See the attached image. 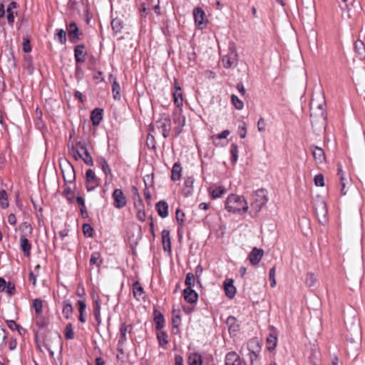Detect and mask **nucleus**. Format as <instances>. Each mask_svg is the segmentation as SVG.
Instances as JSON below:
<instances>
[{
    "mask_svg": "<svg viewBox=\"0 0 365 365\" xmlns=\"http://www.w3.org/2000/svg\"><path fill=\"white\" fill-rule=\"evenodd\" d=\"M174 122L175 124H177V125L183 127L185 124V118L183 115L179 113L175 116Z\"/></svg>",
    "mask_w": 365,
    "mask_h": 365,
    "instance_id": "864d4df0",
    "label": "nucleus"
},
{
    "mask_svg": "<svg viewBox=\"0 0 365 365\" xmlns=\"http://www.w3.org/2000/svg\"><path fill=\"white\" fill-rule=\"evenodd\" d=\"M225 207L228 212L233 213L246 212L248 210V205L244 197L235 195H230L227 198Z\"/></svg>",
    "mask_w": 365,
    "mask_h": 365,
    "instance_id": "7ed1b4c3",
    "label": "nucleus"
},
{
    "mask_svg": "<svg viewBox=\"0 0 365 365\" xmlns=\"http://www.w3.org/2000/svg\"><path fill=\"white\" fill-rule=\"evenodd\" d=\"M156 209L161 217H166L168 215V205L165 201H160L156 204Z\"/></svg>",
    "mask_w": 365,
    "mask_h": 365,
    "instance_id": "b1692460",
    "label": "nucleus"
},
{
    "mask_svg": "<svg viewBox=\"0 0 365 365\" xmlns=\"http://www.w3.org/2000/svg\"><path fill=\"white\" fill-rule=\"evenodd\" d=\"M184 298L188 303H195L197 300L198 294L192 288H186L183 291Z\"/></svg>",
    "mask_w": 365,
    "mask_h": 365,
    "instance_id": "f3484780",
    "label": "nucleus"
},
{
    "mask_svg": "<svg viewBox=\"0 0 365 365\" xmlns=\"http://www.w3.org/2000/svg\"><path fill=\"white\" fill-rule=\"evenodd\" d=\"M5 288L6 289V291L9 294H10V295L13 294L14 291L15 289V287L13 283L9 282L7 284H6Z\"/></svg>",
    "mask_w": 365,
    "mask_h": 365,
    "instance_id": "e2e57ef3",
    "label": "nucleus"
},
{
    "mask_svg": "<svg viewBox=\"0 0 365 365\" xmlns=\"http://www.w3.org/2000/svg\"><path fill=\"white\" fill-rule=\"evenodd\" d=\"M223 287L225 295L230 299H233L237 292L236 287L234 286L233 279H226L223 282Z\"/></svg>",
    "mask_w": 365,
    "mask_h": 365,
    "instance_id": "ddd939ff",
    "label": "nucleus"
},
{
    "mask_svg": "<svg viewBox=\"0 0 365 365\" xmlns=\"http://www.w3.org/2000/svg\"><path fill=\"white\" fill-rule=\"evenodd\" d=\"M184 216L185 214L183 212L180 210H176V220L180 225L184 222Z\"/></svg>",
    "mask_w": 365,
    "mask_h": 365,
    "instance_id": "13d9d810",
    "label": "nucleus"
},
{
    "mask_svg": "<svg viewBox=\"0 0 365 365\" xmlns=\"http://www.w3.org/2000/svg\"><path fill=\"white\" fill-rule=\"evenodd\" d=\"M354 49L360 60L365 59V46L363 41H356L354 43Z\"/></svg>",
    "mask_w": 365,
    "mask_h": 365,
    "instance_id": "5701e85b",
    "label": "nucleus"
},
{
    "mask_svg": "<svg viewBox=\"0 0 365 365\" xmlns=\"http://www.w3.org/2000/svg\"><path fill=\"white\" fill-rule=\"evenodd\" d=\"M253 198L251 207L258 213L268 201L267 191L264 189L257 190L253 195Z\"/></svg>",
    "mask_w": 365,
    "mask_h": 365,
    "instance_id": "0eeeda50",
    "label": "nucleus"
},
{
    "mask_svg": "<svg viewBox=\"0 0 365 365\" xmlns=\"http://www.w3.org/2000/svg\"><path fill=\"white\" fill-rule=\"evenodd\" d=\"M314 182L316 186L324 187L325 185L324 175L321 173L316 175L314 178Z\"/></svg>",
    "mask_w": 365,
    "mask_h": 365,
    "instance_id": "37998d69",
    "label": "nucleus"
},
{
    "mask_svg": "<svg viewBox=\"0 0 365 365\" xmlns=\"http://www.w3.org/2000/svg\"><path fill=\"white\" fill-rule=\"evenodd\" d=\"M23 50L25 53H29L31 50L30 41L29 39H25L23 43Z\"/></svg>",
    "mask_w": 365,
    "mask_h": 365,
    "instance_id": "052dcab7",
    "label": "nucleus"
},
{
    "mask_svg": "<svg viewBox=\"0 0 365 365\" xmlns=\"http://www.w3.org/2000/svg\"><path fill=\"white\" fill-rule=\"evenodd\" d=\"M190 365H202L201 356L197 354H193L189 357Z\"/></svg>",
    "mask_w": 365,
    "mask_h": 365,
    "instance_id": "f704fd0d",
    "label": "nucleus"
},
{
    "mask_svg": "<svg viewBox=\"0 0 365 365\" xmlns=\"http://www.w3.org/2000/svg\"><path fill=\"white\" fill-rule=\"evenodd\" d=\"M154 322L157 330H161L164 327V317L163 315L158 311L154 312Z\"/></svg>",
    "mask_w": 365,
    "mask_h": 365,
    "instance_id": "bb28decb",
    "label": "nucleus"
},
{
    "mask_svg": "<svg viewBox=\"0 0 365 365\" xmlns=\"http://www.w3.org/2000/svg\"><path fill=\"white\" fill-rule=\"evenodd\" d=\"M20 244L21 250L24 253V255L26 257H29L31 254V246L28 239L26 238V235H21L20 237Z\"/></svg>",
    "mask_w": 365,
    "mask_h": 365,
    "instance_id": "aec40b11",
    "label": "nucleus"
},
{
    "mask_svg": "<svg viewBox=\"0 0 365 365\" xmlns=\"http://www.w3.org/2000/svg\"><path fill=\"white\" fill-rule=\"evenodd\" d=\"M77 202L81 207V212L82 215H83L84 210H85L84 199L81 196H78L77 197Z\"/></svg>",
    "mask_w": 365,
    "mask_h": 365,
    "instance_id": "680f3d73",
    "label": "nucleus"
},
{
    "mask_svg": "<svg viewBox=\"0 0 365 365\" xmlns=\"http://www.w3.org/2000/svg\"><path fill=\"white\" fill-rule=\"evenodd\" d=\"M83 232L86 236L91 237L93 235V229L90 225L84 224L83 225Z\"/></svg>",
    "mask_w": 365,
    "mask_h": 365,
    "instance_id": "5fc2aeb1",
    "label": "nucleus"
},
{
    "mask_svg": "<svg viewBox=\"0 0 365 365\" xmlns=\"http://www.w3.org/2000/svg\"><path fill=\"white\" fill-rule=\"evenodd\" d=\"M275 271H276V267L274 266L270 269L269 273V280L271 281L270 285L272 287H275V285L277 284L276 279H275Z\"/></svg>",
    "mask_w": 365,
    "mask_h": 365,
    "instance_id": "3c124183",
    "label": "nucleus"
},
{
    "mask_svg": "<svg viewBox=\"0 0 365 365\" xmlns=\"http://www.w3.org/2000/svg\"><path fill=\"white\" fill-rule=\"evenodd\" d=\"M19 230L23 233H24V235L26 236L27 234H31V232H32V227H31V224H29V222H24L21 224V225L19 227Z\"/></svg>",
    "mask_w": 365,
    "mask_h": 365,
    "instance_id": "a19ab883",
    "label": "nucleus"
},
{
    "mask_svg": "<svg viewBox=\"0 0 365 365\" xmlns=\"http://www.w3.org/2000/svg\"><path fill=\"white\" fill-rule=\"evenodd\" d=\"M312 155L316 164L322 166L326 163V155L324 150L318 146H312Z\"/></svg>",
    "mask_w": 365,
    "mask_h": 365,
    "instance_id": "9d476101",
    "label": "nucleus"
},
{
    "mask_svg": "<svg viewBox=\"0 0 365 365\" xmlns=\"http://www.w3.org/2000/svg\"><path fill=\"white\" fill-rule=\"evenodd\" d=\"M109 78H113V83H112V91L113 94V98L115 100L118 99L120 96V85L116 81V79L113 77L112 74L109 76Z\"/></svg>",
    "mask_w": 365,
    "mask_h": 365,
    "instance_id": "7c9ffc66",
    "label": "nucleus"
},
{
    "mask_svg": "<svg viewBox=\"0 0 365 365\" xmlns=\"http://www.w3.org/2000/svg\"><path fill=\"white\" fill-rule=\"evenodd\" d=\"M187 288H192L195 284V275L192 273H187L185 279Z\"/></svg>",
    "mask_w": 365,
    "mask_h": 365,
    "instance_id": "a18cd8bd",
    "label": "nucleus"
},
{
    "mask_svg": "<svg viewBox=\"0 0 365 365\" xmlns=\"http://www.w3.org/2000/svg\"><path fill=\"white\" fill-rule=\"evenodd\" d=\"M103 118V109L95 108L91 115V119L93 125H98L100 124Z\"/></svg>",
    "mask_w": 365,
    "mask_h": 365,
    "instance_id": "4be33fe9",
    "label": "nucleus"
},
{
    "mask_svg": "<svg viewBox=\"0 0 365 365\" xmlns=\"http://www.w3.org/2000/svg\"><path fill=\"white\" fill-rule=\"evenodd\" d=\"M97 162L101 167L103 173H105V175L106 176L111 175L110 168L106 160L104 158H103V157L98 158L97 159Z\"/></svg>",
    "mask_w": 365,
    "mask_h": 365,
    "instance_id": "473e14b6",
    "label": "nucleus"
},
{
    "mask_svg": "<svg viewBox=\"0 0 365 365\" xmlns=\"http://www.w3.org/2000/svg\"><path fill=\"white\" fill-rule=\"evenodd\" d=\"M6 13L8 22L10 24H12L14 21V15L13 11L11 10V8H7Z\"/></svg>",
    "mask_w": 365,
    "mask_h": 365,
    "instance_id": "4d7b16f0",
    "label": "nucleus"
},
{
    "mask_svg": "<svg viewBox=\"0 0 365 365\" xmlns=\"http://www.w3.org/2000/svg\"><path fill=\"white\" fill-rule=\"evenodd\" d=\"M240 129V136L241 138H245L247 135V128L246 125L244 123V125L239 128Z\"/></svg>",
    "mask_w": 365,
    "mask_h": 365,
    "instance_id": "338daca9",
    "label": "nucleus"
},
{
    "mask_svg": "<svg viewBox=\"0 0 365 365\" xmlns=\"http://www.w3.org/2000/svg\"><path fill=\"white\" fill-rule=\"evenodd\" d=\"M100 253L99 252H94L92 254L90 263L91 264H96L98 267H100L102 260L100 259Z\"/></svg>",
    "mask_w": 365,
    "mask_h": 365,
    "instance_id": "79ce46f5",
    "label": "nucleus"
},
{
    "mask_svg": "<svg viewBox=\"0 0 365 365\" xmlns=\"http://www.w3.org/2000/svg\"><path fill=\"white\" fill-rule=\"evenodd\" d=\"M111 26L115 32H120L123 29V21L121 19L115 18L111 22Z\"/></svg>",
    "mask_w": 365,
    "mask_h": 365,
    "instance_id": "c9c22d12",
    "label": "nucleus"
},
{
    "mask_svg": "<svg viewBox=\"0 0 365 365\" xmlns=\"http://www.w3.org/2000/svg\"><path fill=\"white\" fill-rule=\"evenodd\" d=\"M195 22L199 29H203L207 23L205 13L200 7H197L193 11Z\"/></svg>",
    "mask_w": 365,
    "mask_h": 365,
    "instance_id": "1a4fd4ad",
    "label": "nucleus"
},
{
    "mask_svg": "<svg viewBox=\"0 0 365 365\" xmlns=\"http://www.w3.org/2000/svg\"><path fill=\"white\" fill-rule=\"evenodd\" d=\"M84 48L85 47L82 44L76 46L74 52L76 62L81 63L85 61Z\"/></svg>",
    "mask_w": 365,
    "mask_h": 365,
    "instance_id": "a878e982",
    "label": "nucleus"
},
{
    "mask_svg": "<svg viewBox=\"0 0 365 365\" xmlns=\"http://www.w3.org/2000/svg\"><path fill=\"white\" fill-rule=\"evenodd\" d=\"M113 198L114 200L113 205L115 208L120 209L126 205V197L122 190L115 189L113 192Z\"/></svg>",
    "mask_w": 365,
    "mask_h": 365,
    "instance_id": "6e6552de",
    "label": "nucleus"
},
{
    "mask_svg": "<svg viewBox=\"0 0 365 365\" xmlns=\"http://www.w3.org/2000/svg\"><path fill=\"white\" fill-rule=\"evenodd\" d=\"M84 156L82 155V160L84 161V163L88 165H93V158L91 156L90 153H88V150H85L83 152Z\"/></svg>",
    "mask_w": 365,
    "mask_h": 365,
    "instance_id": "09e8293b",
    "label": "nucleus"
},
{
    "mask_svg": "<svg viewBox=\"0 0 365 365\" xmlns=\"http://www.w3.org/2000/svg\"><path fill=\"white\" fill-rule=\"evenodd\" d=\"M62 173L66 182H73L74 181L76 178L75 171L73 167L68 161L65 162L62 168Z\"/></svg>",
    "mask_w": 365,
    "mask_h": 365,
    "instance_id": "9b49d317",
    "label": "nucleus"
},
{
    "mask_svg": "<svg viewBox=\"0 0 365 365\" xmlns=\"http://www.w3.org/2000/svg\"><path fill=\"white\" fill-rule=\"evenodd\" d=\"M134 297L140 300L143 298V288L139 282H135L133 284Z\"/></svg>",
    "mask_w": 365,
    "mask_h": 365,
    "instance_id": "c85d7f7f",
    "label": "nucleus"
},
{
    "mask_svg": "<svg viewBox=\"0 0 365 365\" xmlns=\"http://www.w3.org/2000/svg\"><path fill=\"white\" fill-rule=\"evenodd\" d=\"M182 168L180 164L175 163L172 168L171 179L173 181L179 180L181 176Z\"/></svg>",
    "mask_w": 365,
    "mask_h": 365,
    "instance_id": "c756f323",
    "label": "nucleus"
},
{
    "mask_svg": "<svg viewBox=\"0 0 365 365\" xmlns=\"http://www.w3.org/2000/svg\"><path fill=\"white\" fill-rule=\"evenodd\" d=\"M86 182L88 184L87 189L88 191H91L95 188V187H96L98 185V180L96 178L95 173L91 169H88L86 171Z\"/></svg>",
    "mask_w": 365,
    "mask_h": 365,
    "instance_id": "2eb2a0df",
    "label": "nucleus"
},
{
    "mask_svg": "<svg viewBox=\"0 0 365 365\" xmlns=\"http://www.w3.org/2000/svg\"><path fill=\"white\" fill-rule=\"evenodd\" d=\"M229 135H230V131L228 130H225L222 131L221 133H220L218 135H215L212 136V139L213 140V143H215V145H217V143L216 142V140L226 138Z\"/></svg>",
    "mask_w": 365,
    "mask_h": 365,
    "instance_id": "49530a36",
    "label": "nucleus"
},
{
    "mask_svg": "<svg viewBox=\"0 0 365 365\" xmlns=\"http://www.w3.org/2000/svg\"><path fill=\"white\" fill-rule=\"evenodd\" d=\"M313 209L319 222L323 225L328 222L327 204L320 196H317L313 200Z\"/></svg>",
    "mask_w": 365,
    "mask_h": 365,
    "instance_id": "20e7f679",
    "label": "nucleus"
},
{
    "mask_svg": "<svg viewBox=\"0 0 365 365\" xmlns=\"http://www.w3.org/2000/svg\"><path fill=\"white\" fill-rule=\"evenodd\" d=\"M33 307H34L37 314H41L42 312V301L39 299H36L33 302Z\"/></svg>",
    "mask_w": 365,
    "mask_h": 365,
    "instance_id": "603ef678",
    "label": "nucleus"
},
{
    "mask_svg": "<svg viewBox=\"0 0 365 365\" xmlns=\"http://www.w3.org/2000/svg\"><path fill=\"white\" fill-rule=\"evenodd\" d=\"M263 255V250L254 247L249 255V260L252 265H257L261 261Z\"/></svg>",
    "mask_w": 365,
    "mask_h": 365,
    "instance_id": "4468645a",
    "label": "nucleus"
},
{
    "mask_svg": "<svg viewBox=\"0 0 365 365\" xmlns=\"http://www.w3.org/2000/svg\"><path fill=\"white\" fill-rule=\"evenodd\" d=\"M93 312L101 313V304L98 297L97 299H95Z\"/></svg>",
    "mask_w": 365,
    "mask_h": 365,
    "instance_id": "69168bd1",
    "label": "nucleus"
},
{
    "mask_svg": "<svg viewBox=\"0 0 365 365\" xmlns=\"http://www.w3.org/2000/svg\"><path fill=\"white\" fill-rule=\"evenodd\" d=\"M257 128L259 132L265 130V121L263 118H260L257 122Z\"/></svg>",
    "mask_w": 365,
    "mask_h": 365,
    "instance_id": "bf43d9fd",
    "label": "nucleus"
},
{
    "mask_svg": "<svg viewBox=\"0 0 365 365\" xmlns=\"http://www.w3.org/2000/svg\"><path fill=\"white\" fill-rule=\"evenodd\" d=\"M36 324L39 327L43 328V327H46L47 325V322L44 319H43L41 317H39L36 320Z\"/></svg>",
    "mask_w": 365,
    "mask_h": 365,
    "instance_id": "774afa93",
    "label": "nucleus"
},
{
    "mask_svg": "<svg viewBox=\"0 0 365 365\" xmlns=\"http://www.w3.org/2000/svg\"><path fill=\"white\" fill-rule=\"evenodd\" d=\"M158 331H159L157 334V338H158V342L160 346H164L168 343V334L162 330H158Z\"/></svg>",
    "mask_w": 365,
    "mask_h": 365,
    "instance_id": "72a5a7b5",
    "label": "nucleus"
},
{
    "mask_svg": "<svg viewBox=\"0 0 365 365\" xmlns=\"http://www.w3.org/2000/svg\"><path fill=\"white\" fill-rule=\"evenodd\" d=\"M73 313V307L70 303L64 304L63 308V314L66 319H68Z\"/></svg>",
    "mask_w": 365,
    "mask_h": 365,
    "instance_id": "c03bdc74",
    "label": "nucleus"
},
{
    "mask_svg": "<svg viewBox=\"0 0 365 365\" xmlns=\"http://www.w3.org/2000/svg\"><path fill=\"white\" fill-rule=\"evenodd\" d=\"M225 365H246L241 361L240 356L235 351L229 352L225 356Z\"/></svg>",
    "mask_w": 365,
    "mask_h": 365,
    "instance_id": "dca6fc26",
    "label": "nucleus"
},
{
    "mask_svg": "<svg viewBox=\"0 0 365 365\" xmlns=\"http://www.w3.org/2000/svg\"><path fill=\"white\" fill-rule=\"evenodd\" d=\"M6 324L8 327L12 330L19 329V326L13 320H7Z\"/></svg>",
    "mask_w": 365,
    "mask_h": 365,
    "instance_id": "0e129e2a",
    "label": "nucleus"
},
{
    "mask_svg": "<svg viewBox=\"0 0 365 365\" xmlns=\"http://www.w3.org/2000/svg\"><path fill=\"white\" fill-rule=\"evenodd\" d=\"M0 205L2 208H6L9 205L7 194L5 190H0Z\"/></svg>",
    "mask_w": 365,
    "mask_h": 365,
    "instance_id": "ea45409f",
    "label": "nucleus"
},
{
    "mask_svg": "<svg viewBox=\"0 0 365 365\" xmlns=\"http://www.w3.org/2000/svg\"><path fill=\"white\" fill-rule=\"evenodd\" d=\"M247 346L250 351L251 364H252L254 360L257 358L258 353L260 351V346L258 341L255 339L250 340L248 342Z\"/></svg>",
    "mask_w": 365,
    "mask_h": 365,
    "instance_id": "f8f14e48",
    "label": "nucleus"
},
{
    "mask_svg": "<svg viewBox=\"0 0 365 365\" xmlns=\"http://www.w3.org/2000/svg\"><path fill=\"white\" fill-rule=\"evenodd\" d=\"M78 28L76 26V23L72 22L68 26V33L69 38L71 41L76 42V41L78 38Z\"/></svg>",
    "mask_w": 365,
    "mask_h": 365,
    "instance_id": "6ab92c4d",
    "label": "nucleus"
},
{
    "mask_svg": "<svg viewBox=\"0 0 365 365\" xmlns=\"http://www.w3.org/2000/svg\"><path fill=\"white\" fill-rule=\"evenodd\" d=\"M230 153L232 155V161L236 163L238 158V147L235 144H232Z\"/></svg>",
    "mask_w": 365,
    "mask_h": 365,
    "instance_id": "8fccbe9b",
    "label": "nucleus"
},
{
    "mask_svg": "<svg viewBox=\"0 0 365 365\" xmlns=\"http://www.w3.org/2000/svg\"><path fill=\"white\" fill-rule=\"evenodd\" d=\"M155 127L158 130L162 131L163 138H168L171 130L170 118L166 115H161V117L158 120H156L155 125H150V130L155 132Z\"/></svg>",
    "mask_w": 365,
    "mask_h": 365,
    "instance_id": "423d86ee",
    "label": "nucleus"
},
{
    "mask_svg": "<svg viewBox=\"0 0 365 365\" xmlns=\"http://www.w3.org/2000/svg\"><path fill=\"white\" fill-rule=\"evenodd\" d=\"M43 344L51 358H54L55 353H61L62 339L60 334L56 332H48L45 336Z\"/></svg>",
    "mask_w": 365,
    "mask_h": 365,
    "instance_id": "f03ea898",
    "label": "nucleus"
},
{
    "mask_svg": "<svg viewBox=\"0 0 365 365\" xmlns=\"http://www.w3.org/2000/svg\"><path fill=\"white\" fill-rule=\"evenodd\" d=\"M132 329V326L130 324L126 325L125 324H123L120 328V336L118 341L119 344H123L126 341V334L127 333H130Z\"/></svg>",
    "mask_w": 365,
    "mask_h": 365,
    "instance_id": "393cba45",
    "label": "nucleus"
},
{
    "mask_svg": "<svg viewBox=\"0 0 365 365\" xmlns=\"http://www.w3.org/2000/svg\"><path fill=\"white\" fill-rule=\"evenodd\" d=\"M176 91L173 93V98L174 103L178 106L180 107L182 106V95L181 91V88L179 86H175Z\"/></svg>",
    "mask_w": 365,
    "mask_h": 365,
    "instance_id": "2f4dec72",
    "label": "nucleus"
},
{
    "mask_svg": "<svg viewBox=\"0 0 365 365\" xmlns=\"http://www.w3.org/2000/svg\"><path fill=\"white\" fill-rule=\"evenodd\" d=\"M222 63L225 68H230L237 64L238 55L235 43L230 42L227 53L222 56Z\"/></svg>",
    "mask_w": 365,
    "mask_h": 365,
    "instance_id": "39448f33",
    "label": "nucleus"
},
{
    "mask_svg": "<svg viewBox=\"0 0 365 365\" xmlns=\"http://www.w3.org/2000/svg\"><path fill=\"white\" fill-rule=\"evenodd\" d=\"M231 101L235 108L239 110L244 108V103L235 95H232Z\"/></svg>",
    "mask_w": 365,
    "mask_h": 365,
    "instance_id": "e433bc0d",
    "label": "nucleus"
},
{
    "mask_svg": "<svg viewBox=\"0 0 365 365\" xmlns=\"http://www.w3.org/2000/svg\"><path fill=\"white\" fill-rule=\"evenodd\" d=\"M317 282V278L313 273H309L307 274L305 282L309 287H312Z\"/></svg>",
    "mask_w": 365,
    "mask_h": 365,
    "instance_id": "de8ad7c7",
    "label": "nucleus"
},
{
    "mask_svg": "<svg viewBox=\"0 0 365 365\" xmlns=\"http://www.w3.org/2000/svg\"><path fill=\"white\" fill-rule=\"evenodd\" d=\"M162 241L163 245V249L165 251H171V242H170V232L167 230H163L162 231Z\"/></svg>",
    "mask_w": 365,
    "mask_h": 365,
    "instance_id": "412c9836",
    "label": "nucleus"
},
{
    "mask_svg": "<svg viewBox=\"0 0 365 365\" xmlns=\"http://www.w3.org/2000/svg\"><path fill=\"white\" fill-rule=\"evenodd\" d=\"M64 335L66 339H72L74 338V332L71 323H68L65 328Z\"/></svg>",
    "mask_w": 365,
    "mask_h": 365,
    "instance_id": "4c0bfd02",
    "label": "nucleus"
},
{
    "mask_svg": "<svg viewBox=\"0 0 365 365\" xmlns=\"http://www.w3.org/2000/svg\"><path fill=\"white\" fill-rule=\"evenodd\" d=\"M151 132L152 131L150 130V132L148 133V135L147 137L146 144L150 149L155 150L156 149V143H155V137H154V135H153L151 134Z\"/></svg>",
    "mask_w": 365,
    "mask_h": 365,
    "instance_id": "58836bf2",
    "label": "nucleus"
},
{
    "mask_svg": "<svg viewBox=\"0 0 365 365\" xmlns=\"http://www.w3.org/2000/svg\"><path fill=\"white\" fill-rule=\"evenodd\" d=\"M277 337L276 331H274L267 338V349L269 351L274 350L277 346Z\"/></svg>",
    "mask_w": 365,
    "mask_h": 365,
    "instance_id": "cd10ccee",
    "label": "nucleus"
},
{
    "mask_svg": "<svg viewBox=\"0 0 365 365\" xmlns=\"http://www.w3.org/2000/svg\"><path fill=\"white\" fill-rule=\"evenodd\" d=\"M56 36L58 37L59 41L63 44L66 41V34L63 29L57 30Z\"/></svg>",
    "mask_w": 365,
    "mask_h": 365,
    "instance_id": "6e6d98bb",
    "label": "nucleus"
},
{
    "mask_svg": "<svg viewBox=\"0 0 365 365\" xmlns=\"http://www.w3.org/2000/svg\"><path fill=\"white\" fill-rule=\"evenodd\" d=\"M210 194L212 199L220 197L226 192V190L222 186L212 185L209 188Z\"/></svg>",
    "mask_w": 365,
    "mask_h": 365,
    "instance_id": "a211bd4d",
    "label": "nucleus"
},
{
    "mask_svg": "<svg viewBox=\"0 0 365 365\" xmlns=\"http://www.w3.org/2000/svg\"><path fill=\"white\" fill-rule=\"evenodd\" d=\"M326 101L321 91L315 92L310 102L311 123L314 132L321 133L325 130L327 115L325 113Z\"/></svg>",
    "mask_w": 365,
    "mask_h": 365,
    "instance_id": "f257e3e1",
    "label": "nucleus"
}]
</instances>
